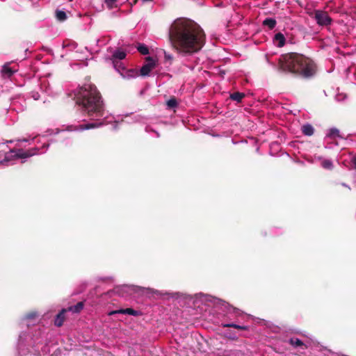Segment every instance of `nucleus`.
<instances>
[{
  "mask_svg": "<svg viewBox=\"0 0 356 356\" xmlns=\"http://www.w3.org/2000/svg\"><path fill=\"white\" fill-rule=\"evenodd\" d=\"M166 104L168 108H174L177 106L178 102L175 97H172L168 101H167Z\"/></svg>",
  "mask_w": 356,
  "mask_h": 356,
  "instance_id": "5701e85b",
  "label": "nucleus"
},
{
  "mask_svg": "<svg viewBox=\"0 0 356 356\" xmlns=\"http://www.w3.org/2000/svg\"><path fill=\"white\" fill-rule=\"evenodd\" d=\"M164 58L165 60L167 61H170V63H171L172 61L173 60V56L172 55L167 53V52H164Z\"/></svg>",
  "mask_w": 356,
  "mask_h": 356,
  "instance_id": "bb28decb",
  "label": "nucleus"
},
{
  "mask_svg": "<svg viewBox=\"0 0 356 356\" xmlns=\"http://www.w3.org/2000/svg\"><path fill=\"white\" fill-rule=\"evenodd\" d=\"M116 314H129L131 316H136L138 315L139 312L132 309V308H127V309H120L118 310H113L109 312L108 315L112 316Z\"/></svg>",
  "mask_w": 356,
  "mask_h": 356,
  "instance_id": "9d476101",
  "label": "nucleus"
},
{
  "mask_svg": "<svg viewBox=\"0 0 356 356\" xmlns=\"http://www.w3.org/2000/svg\"><path fill=\"white\" fill-rule=\"evenodd\" d=\"M276 20L273 18H266L263 21V25L268 26L270 29H273L276 26Z\"/></svg>",
  "mask_w": 356,
  "mask_h": 356,
  "instance_id": "a211bd4d",
  "label": "nucleus"
},
{
  "mask_svg": "<svg viewBox=\"0 0 356 356\" xmlns=\"http://www.w3.org/2000/svg\"><path fill=\"white\" fill-rule=\"evenodd\" d=\"M76 104L81 106V111L86 113L94 122L82 124L79 126H70V131H84L90 129H95L104 124L102 120L99 118L104 115V106L100 92L97 87L92 83H86L78 89L74 97Z\"/></svg>",
  "mask_w": 356,
  "mask_h": 356,
  "instance_id": "f03ea898",
  "label": "nucleus"
},
{
  "mask_svg": "<svg viewBox=\"0 0 356 356\" xmlns=\"http://www.w3.org/2000/svg\"><path fill=\"white\" fill-rule=\"evenodd\" d=\"M129 72L131 73V74H137V72H135V70H130Z\"/></svg>",
  "mask_w": 356,
  "mask_h": 356,
  "instance_id": "c756f323",
  "label": "nucleus"
},
{
  "mask_svg": "<svg viewBox=\"0 0 356 356\" xmlns=\"http://www.w3.org/2000/svg\"><path fill=\"white\" fill-rule=\"evenodd\" d=\"M223 327H233L240 330H248V327L245 325H239L235 323H222Z\"/></svg>",
  "mask_w": 356,
  "mask_h": 356,
  "instance_id": "f3484780",
  "label": "nucleus"
},
{
  "mask_svg": "<svg viewBox=\"0 0 356 356\" xmlns=\"http://www.w3.org/2000/svg\"><path fill=\"white\" fill-rule=\"evenodd\" d=\"M278 70L303 78H309L316 72V65L312 60L302 54L289 53L280 56Z\"/></svg>",
  "mask_w": 356,
  "mask_h": 356,
  "instance_id": "7ed1b4c3",
  "label": "nucleus"
},
{
  "mask_svg": "<svg viewBox=\"0 0 356 356\" xmlns=\"http://www.w3.org/2000/svg\"><path fill=\"white\" fill-rule=\"evenodd\" d=\"M321 166L326 170H332L333 169V163L332 161L329 159H324L321 162Z\"/></svg>",
  "mask_w": 356,
  "mask_h": 356,
  "instance_id": "412c9836",
  "label": "nucleus"
},
{
  "mask_svg": "<svg viewBox=\"0 0 356 356\" xmlns=\"http://www.w3.org/2000/svg\"><path fill=\"white\" fill-rule=\"evenodd\" d=\"M289 343L294 347H302L303 348H307L306 346L300 339L298 338H291L289 339Z\"/></svg>",
  "mask_w": 356,
  "mask_h": 356,
  "instance_id": "4468645a",
  "label": "nucleus"
},
{
  "mask_svg": "<svg viewBox=\"0 0 356 356\" xmlns=\"http://www.w3.org/2000/svg\"><path fill=\"white\" fill-rule=\"evenodd\" d=\"M15 152L14 149L11 150L10 153Z\"/></svg>",
  "mask_w": 356,
  "mask_h": 356,
  "instance_id": "7c9ffc66",
  "label": "nucleus"
},
{
  "mask_svg": "<svg viewBox=\"0 0 356 356\" xmlns=\"http://www.w3.org/2000/svg\"><path fill=\"white\" fill-rule=\"evenodd\" d=\"M146 63L144 64L140 70V75L146 76L149 74V72L156 67V60L151 56L145 58Z\"/></svg>",
  "mask_w": 356,
  "mask_h": 356,
  "instance_id": "423d86ee",
  "label": "nucleus"
},
{
  "mask_svg": "<svg viewBox=\"0 0 356 356\" xmlns=\"http://www.w3.org/2000/svg\"><path fill=\"white\" fill-rule=\"evenodd\" d=\"M351 162L353 165L354 169L356 170V156L351 159Z\"/></svg>",
  "mask_w": 356,
  "mask_h": 356,
  "instance_id": "c85d7f7f",
  "label": "nucleus"
},
{
  "mask_svg": "<svg viewBox=\"0 0 356 356\" xmlns=\"http://www.w3.org/2000/svg\"><path fill=\"white\" fill-rule=\"evenodd\" d=\"M35 316V314H34V313H29L26 315V318L29 319L34 318Z\"/></svg>",
  "mask_w": 356,
  "mask_h": 356,
  "instance_id": "cd10ccee",
  "label": "nucleus"
},
{
  "mask_svg": "<svg viewBox=\"0 0 356 356\" xmlns=\"http://www.w3.org/2000/svg\"><path fill=\"white\" fill-rule=\"evenodd\" d=\"M223 306L227 309V313L234 314L236 317L241 316L243 314V312L239 309L231 305L229 303L222 301Z\"/></svg>",
  "mask_w": 356,
  "mask_h": 356,
  "instance_id": "1a4fd4ad",
  "label": "nucleus"
},
{
  "mask_svg": "<svg viewBox=\"0 0 356 356\" xmlns=\"http://www.w3.org/2000/svg\"><path fill=\"white\" fill-rule=\"evenodd\" d=\"M152 291L150 288H145L135 285H122L114 288L113 291L115 293L120 296L124 297L132 295L133 293H139L143 291Z\"/></svg>",
  "mask_w": 356,
  "mask_h": 356,
  "instance_id": "20e7f679",
  "label": "nucleus"
},
{
  "mask_svg": "<svg viewBox=\"0 0 356 356\" xmlns=\"http://www.w3.org/2000/svg\"><path fill=\"white\" fill-rule=\"evenodd\" d=\"M168 38L172 49L183 56L198 53L206 42L204 30L187 18H177L171 24Z\"/></svg>",
  "mask_w": 356,
  "mask_h": 356,
  "instance_id": "f257e3e1",
  "label": "nucleus"
},
{
  "mask_svg": "<svg viewBox=\"0 0 356 356\" xmlns=\"http://www.w3.org/2000/svg\"><path fill=\"white\" fill-rule=\"evenodd\" d=\"M10 153H6V155H5V157H4V159L1 161V163H3L5 162H8L9 161H10L12 159V158H17V159H25V158H28V157H30L32 154L30 153L28 151H24L23 149H17L15 154V155H9Z\"/></svg>",
  "mask_w": 356,
  "mask_h": 356,
  "instance_id": "0eeeda50",
  "label": "nucleus"
},
{
  "mask_svg": "<svg viewBox=\"0 0 356 356\" xmlns=\"http://www.w3.org/2000/svg\"><path fill=\"white\" fill-rule=\"evenodd\" d=\"M126 57V53L123 51L117 50L115 51L112 57L109 60L112 62L114 67L116 68L118 65V60H121Z\"/></svg>",
  "mask_w": 356,
  "mask_h": 356,
  "instance_id": "6e6552de",
  "label": "nucleus"
},
{
  "mask_svg": "<svg viewBox=\"0 0 356 356\" xmlns=\"http://www.w3.org/2000/svg\"><path fill=\"white\" fill-rule=\"evenodd\" d=\"M326 136L330 139H335L337 138H343V136L340 134L339 130L337 128L330 129Z\"/></svg>",
  "mask_w": 356,
  "mask_h": 356,
  "instance_id": "f8f14e48",
  "label": "nucleus"
},
{
  "mask_svg": "<svg viewBox=\"0 0 356 356\" xmlns=\"http://www.w3.org/2000/svg\"><path fill=\"white\" fill-rule=\"evenodd\" d=\"M224 337L225 338H227L229 339H231V340H233V341H236L238 340V337L234 334V333H232L231 332H226L225 334H224Z\"/></svg>",
  "mask_w": 356,
  "mask_h": 356,
  "instance_id": "a878e982",
  "label": "nucleus"
},
{
  "mask_svg": "<svg viewBox=\"0 0 356 356\" xmlns=\"http://www.w3.org/2000/svg\"><path fill=\"white\" fill-rule=\"evenodd\" d=\"M67 309H63L56 316L54 320V325L57 327H61L65 320V314Z\"/></svg>",
  "mask_w": 356,
  "mask_h": 356,
  "instance_id": "9b49d317",
  "label": "nucleus"
},
{
  "mask_svg": "<svg viewBox=\"0 0 356 356\" xmlns=\"http://www.w3.org/2000/svg\"><path fill=\"white\" fill-rule=\"evenodd\" d=\"M138 51L143 55H147L149 54L148 47L144 44H140L138 47Z\"/></svg>",
  "mask_w": 356,
  "mask_h": 356,
  "instance_id": "393cba45",
  "label": "nucleus"
},
{
  "mask_svg": "<svg viewBox=\"0 0 356 356\" xmlns=\"http://www.w3.org/2000/svg\"><path fill=\"white\" fill-rule=\"evenodd\" d=\"M83 302H79L76 303V305L69 307L67 309V311H71L73 313H79L83 308Z\"/></svg>",
  "mask_w": 356,
  "mask_h": 356,
  "instance_id": "2eb2a0df",
  "label": "nucleus"
},
{
  "mask_svg": "<svg viewBox=\"0 0 356 356\" xmlns=\"http://www.w3.org/2000/svg\"><path fill=\"white\" fill-rule=\"evenodd\" d=\"M69 1H72L73 0H68Z\"/></svg>",
  "mask_w": 356,
  "mask_h": 356,
  "instance_id": "2f4dec72",
  "label": "nucleus"
},
{
  "mask_svg": "<svg viewBox=\"0 0 356 356\" xmlns=\"http://www.w3.org/2000/svg\"><path fill=\"white\" fill-rule=\"evenodd\" d=\"M230 99L237 102H241L242 99L245 97L243 92H236L230 94Z\"/></svg>",
  "mask_w": 356,
  "mask_h": 356,
  "instance_id": "dca6fc26",
  "label": "nucleus"
},
{
  "mask_svg": "<svg viewBox=\"0 0 356 356\" xmlns=\"http://www.w3.org/2000/svg\"><path fill=\"white\" fill-rule=\"evenodd\" d=\"M56 17L57 19L60 22H63L67 19V15L63 10H56Z\"/></svg>",
  "mask_w": 356,
  "mask_h": 356,
  "instance_id": "b1692460",
  "label": "nucleus"
},
{
  "mask_svg": "<svg viewBox=\"0 0 356 356\" xmlns=\"http://www.w3.org/2000/svg\"><path fill=\"white\" fill-rule=\"evenodd\" d=\"M275 40L278 42V47H282L285 44V38L281 33H277L275 35Z\"/></svg>",
  "mask_w": 356,
  "mask_h": 356,
  "instance_id": "6ab92c4d",
  "label": "nucleus"
},
{
  "mask_svg": "<svg viewBox=\"0 0 356 356\" xmlns=\"http://www.w3.org/2000/svg\"><path fill=\"white\" fill-rule=\"evenodd\" d=\"M1 72L4 76H6L7 77H10L14 74V71L8 65H4L3 66Z\"/></svg>",
  "mask_w": 356,
  "mask_h": 356,
  "instance_id": "aec40b11",
  "label": "nucleus"
},
{
  "mask_svg": "<svg viewBox=\"0 0 356 356\" xmlns=\"http://www.w3.org/2000/svg\"><path fill=\"white\" fill-rule=\"evenodd\" d=\"M301 130H302V132L304 134V135L308 136H312L314 132V127L309 124H304L302 127Z\"/></svg>",
  "mask_w": 356,
  "mask_h": 356,
  "instance_id": "ddd939ff",
  "label": "nucleus"
},
{
  "mask_svg": "<svg viewBox=\"0 0 356 356\" xmlns=\"http://www.w3.org/2000/svg\"><path fill=\"white\" fill-rule=\"evenodd\" d=\"M118 0H104V3L109 10L118 8Z\"/></svg>",
  "mask_w": 356,
  "mask_h": 356,
  "instance_id": "4be33fe9",
  "label": "nucleus"
},
{
  "mask_svg": "<svg viewBox=\"0 0 356 356\" xmlns=\"http://www.w3.org/2000/svg\"><path fill=\"white\" fill-rule=\"evenodd\" d=\"M314 19L320 26H327L332 22L331 17L328 15L327 12L323 10H315Z\"/></svg>",
  "mask_w": 356,
  "mask_h": 356,
  "instance_id": "39448f33",
  "label": "nucleus"
}]
</instances>
